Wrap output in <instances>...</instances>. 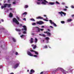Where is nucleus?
<instances>
[{
	"instance_id": "nucleus-1",
	"label": "nucleus",
	"mask_w": 74,
	"mask_h": 74,
	"mask_svg": "<svg viewBox=\"0 0 74 74\" xmlns=\"http://www.w3.org/2000/svg\"><path fill=\"white\" fill-rule=\"evenodd\" d=\"M38 1L37 2V4L38 5H40L42 4V5H47V3H48V2L46 0H37Z\"/></svg>"
},
{
	"instance_id": "nucleus-2",
	"label": "nucleus",
	"mask_w": 74,
	"mask_h": 74,
	"mask_svg": "<svg viewBox=\"0 0 74 74\" xmlns=\"http://www.w3.org/2000/svg\"><path fill=\"white\" fill-rule=\"evenodd\" d=\"M59 70H61L64 74H66V73H68L69 72L68 71H66V70H64L62 68H58L56 70H54L53 71H59Z\"/></svg>"
},
{
	"instance_id": "nucleus-3",
	"label": "nucleus",
	"mask_w": 74,
	"mask_h": 74,
	"mask_svg": "<svg viewBox=\"0 0 74 74\" xmlns=\"http://www.w3.org/2000/svg\"><path fill=\"white\" fill-rule=\"evenodd\" d=\"M11 5L10 4H8V3L4 4V6H1V9H3V8H5L7 6H8V8H10V7H11Z\"/></svg>"
},
{
	"instance_id": "nucleus-4",
	"label": "nucleus",
	"mask_w": 74,
	"mask_h": 74,
	"mask_svg": "<svg viewBox=\"0 0 74 74\" xmlns=\"http://www.w3.org/2000/svg\"><path fill=\"white\" fill-rule=\"evenodd\" d=\"M27 53L28 55L30 56H34V57H35L36 58H37V55H34L32 54V53L30 51H28L27 52Z\"/></svg>"
},
{
	"instance_id": "nucleus-5",
	"label": "nucleus",
	"mask_w": 74,
	"mask_h": 74,
	"mask_svg": "<svg viewBox=\"0 0 74 74\" xmlns=\"http://www.w3.org/2000/svg\"><path fill=\"white\" fill-rule=\"evenodd\" d=\"M13 22H15L17 25H19V22L18 21L17 19H16L15 18L13 19Z\"/></svg>"
},
{
	"instance_id": "nucleus-6",
	"label": "nucleus",
	"mask_w": 74,
	"mask_h": 74,
	"mask_svg": "<svg viewBox=\"0 0 74 74\" xmlns=\"http://www.w3.org/2000/svg\"><path fill=\"white\" fill-rule=\"evenodd\" d=\"M49 21H50V23H51V25H53V24L54 26H55L56 27V26H57V25H56V23H55L54 22H52V20H49Z\"/></svg>"
},
{
	"instance_id": "nucleus-7",
	"label": "nucleus",
	"mask_w": 74,
	"mask_h": 74,
	"mask_svg": "<svg viewBox=\"0 0 74 74\" xmlns=\"http://www.w3.org/2000/svg\"><path fill=\"white\" fill-rule=\"evenodd\" d=\"M36 32L38 33H39L40 32V29L39 27H36Z\"/></svg>"
},
{
	"instance_id": "nucleus-8",
	"label": "nucleus",
	"mask_w": 74,
	"mask_h": 74,
	"mask_svg": "<svg viewBox=\"0 0 74 74\" xmlns=\"http://www.w3.org/2000/svg\"><path fill=\"white\" fill-rule=\"evenodd\" d=\"M23 28H22V30L23 31L24 30L25 31H27V27H26V26H23Z\"/></svg>"
},
{
	"instance_id": "nucleus-9",
	"label": "nucleus",
	"mask_w": 74,
	"mask_h": 74,
	"mask_svg": "<svg viewBox=\"0 0 74 74\" xmlns=\"http://www.w3.org/2000/svg\"><path fill=\"white\" fill-rule=\"evenodd\" d=\"M18 66H19V65H13L12 66V68L14 69H16Z\"/></svg>"
},
{
	"instance_id": "nucleus-10",
	"label": "nucleus",
	"mask_w": 74,
	"mask_h": 74,
	"mask_svg": "<svg viewBox=\"0 0 74 74\" xmlns=\"http://www.w3.org/2000/svg\"><path fill=\"white\" fill-rule=\"evenodd\" d=\"M44 33H47V36H51V34L50 33V32H48V31L47 32H44Z\"/></svg>"
},
{
	"instance_id": "nucleus-11",
	"label": "nucleus",
	"mask_w": 74,
	"mask_h": 74,
	"mask_svg": "<svg viewBox=\"0 0 74 74\" xmlns=\"http://www.w3.org/2000/svg\"><path fill=\"white\" fill-rule=\"evenodd\" d=\"M35 71L33 69H32L30 71V72L29 73V74H33V73H34Z\"/></svg>"
},
{
	"instance_id": "nucleus-12",
	"label": "nucleus",
	"mask_w": 74,
	"mask_h": 74,
	"mask_svg": "<svg viewBox=\"0 0 74 74\" xmlns=\"http://www.w3.org/2000/svg\"><path fill=\"white\" fill-rule=\"evenodd\" d=\"M48 3V5H54L55 4L54 3L51 2H48V3Z\"/></svg>"
},
{
	"instance_id": "nucleus-13",
	"label": "nucleus",
	"mask_w": 74,
	"mask_h": 74,
	"mask_svg": "<svg viewBox=\"0 0 74 74\" xmlns=\"http://www.w3.org/2000/svg\"><path fill=\"white\" fill-rule=\"evenodd\" d=\"M37 24H39V25H42V24H43L44 23L42 21H39L37 22Z\"/></svg>"
},
{
	"instance_id": "nucleus-14",
	"label": "nucleus",
	"mask_w": 74,
	"mask_h": 74,
	"mask_svg": "<svg viewBox=\"0 0 74 74\" xmlns=\"http://www.w3.org/2000/svg\"><path fill=\"white\" fill-rule=\"evenodd\" d=\"M32 46L33 47V49H36V48L37 47V46L36 45H32Z\"/></svg>"
},
{
	"instance_id": "nucleus-15",
	"label": "nucleus",
	"mask_w": 74,
	"mask_h": 74,
	"mask_svg": "<svg viewBox=\"0 0 74 74\" xmlns=\"http://www.w3.org/2000/svg\"><path fill=\"white\" fill-rule=\"evenodd\" d=\"M39 35L40 36H42V37H45L46 36L44 34H39Z\"/></svg>"
},
{
	"instance_id": "nucleus-16",
	"label": "nucleus",
	"mask_w": 74,
	"mask_h": 74,
	"mask_svg": "<svg viewBox=\"0 0 74 74\" xmlns=\"http://www.w3.org/2000/svg\"><path fill=\"white\" fill-rule=\"evenodd\" d=\"M30 43H33V38H31L30 40Z\"/></svg>"
},
{
	"instance_id": "nucleus-17",
	"label": "nucleus",
	"mask_w": 74,
	"mask_h": 74,
	"mask_svg": "<svg viewBox=\"0 0 74 74\" xmlns=\"http://www.w3.org/2000/svg\"><path fill=\"white\" fill-rule=\"evenodd\" d=\"M43 17H41V16H38L36 18V19H43Z\"/></svg>"
},
{
	"instance_id": "nucleus-18",
	"label": "nucleus",
	"mask_w": 74,
	"mask_h": 74,
	"mask_svg": "<svg viewBox=\"0 0 74 74\" xmlns=\"http://www.w3.org/2000/svg\"><path fill=\"white\" fill-rule=\"evenodd\" d=\"M16 31V32H21V29H15Z\"/></svg>"
},
{
	"instance_id": "nucleus-19",
	"label": "nucleus",
	"mask_w": 74,
	"mask_h": 74,
	"mask_svg": "<svg viewBox=\"0 0 74 74\" xmlns=\"http://www.w3.org/2000/svg\"><path fill=\"white\" fill-rule=\"evenodd\" d=\"M12 39L13 41V42H16V39H15V38H12Z\"/></svg>"
},
{
	"instance_id": "nucleus-20",
	"label": "nucleus",
	"mask_w": 74,
	"mask_h": 74,
	"mask_svg": "<svg viewBox=\"0 0 74 74\" xmlns=\"http://www.w3.org/2000/svg\"><path fill=\"white\" fill-rule=\"evenodd\" d=\"M12 14L11 13V12H10V14L9 17H10V18H11L12 17Z\"/></svg>"
},
{
	"instance_id": "nucleus-21",
	"label": "nucleus",
	"mask_w": 74,
	"mask_h": 74,
	"mask_svg": "<svg viewBox=\"0 0 74 74\" xmlns=\"http://www.w3.org/2000/svg\"><path fill=\"white\" fill-rule=\"evenodd\" d=\"M49 38L48 37H46L45 38V39L47 40V41H48V40H49Z\"/></svg>"
},
{
	"instance_id": "nucleus-22",
	"label": "nucleus",
	"mask_w": 74,
	"mask_h": 74,
	"mask_svg": "<svg viewBox=\"0 0 74 74\" xmlns=\"http://www.w3.org/2000/svg\"><path fill=\"white\" fill-rule=\"evenodd\" d=\"M37 41H38V40L37 38H35V42L36 43V42H37Z\"/></svg>"
},
{
	"instance_id": "nucleus-23",
	"label": "nucleus",
	"mask_w": 74,
	"mask_h": 74,
	"mask_svg": "<svg viewBox=\"0 0 74 74\" xmlns=\"http://www.w3.org/2000/svg\"><path fill=\"white\" fill-rule=\"evenodd\" d=\"M35 53L36 55H38V52L37 51H35Z\"/></svg>"
},
{
	"instance_id": "nucleus-24",
	"label": "nucleus",
	"mask_w": 74,
	"mask_h": 74,
	"mask_svg": "<svg viewBox=\"0 0 74 74\" xmlns=\"http://www.w3.org/2000/svg\"><path fill=\"white\" fill-rule=\"evenodd\" d=\"M16 18L17 19V20H18V21H20V18H19L18 17V16H17L16 17Z\"/></svg>"
},
{
	"instance_id": "nucleus-25",
	"label": "nucleus",
	"mask_w": 74,
	"mask_h": 74,
	"mask_svg": "<svg viewBox=\"0 0 74 74\" xmlns=\"http://www.w3.org/2000/svg\"><path fill=\"white\" fill-rule=\"evenodd\" d=\"M30 20H31V21H35V20L33 18H31L30 19Z\"/></svg>"
},
{
	"instance_id": "nucleus-26",
	"label": "nucleus",
	"mask_w": 74,
	"mask_h": 74,
	"mask_svg": "<svg viewBox=\"0 0 74 74\" xmlns=\"http://www.w3.org/2000/svg\"><path fill=\"white\" fill-rule=\"evenodd\" d=\"M27 7H28V5H25L24 7V8H27Z\"/></svg>"
},
{
	"instance_id": "nucleus-27",
	"label": "nucleus",
	"mask_w": 74,
	"mask_h": 74,
	"mask_svg": "<svg viewBox=\"0 0 74 74\" xmlns=\"http://www.w3.org/2000/svg\"><path fill=\"white\" fill-rule=\"evenodd\" d=\"M26 14H27V12H25L23 13V15H26Z\"/></svg>"
},
{
	"instance_id": "nucleus-28",
	"label": "nucleus",
	"mask_w": 74,
	"mask_h": 74,
	"mask_svg": "<svg viewBox=\"0 0 74 74\" xmlns=\"http://www.w3.org/2000/svg\"><path fill=\"white\" fill-rule=\"evenodd\" d=\"M58 14H60V15H61L62 14H63V12H59Z\"/></svg>"
},
{
	"instance_id": "nucleus-29",
	"label": "nucleus",
	"mask_w": 74,
	"mask_h": 74,
	"mask_svg": "<svg viewBox=\"0 0 74 74\" xmlns=\"http://www.w3.org/2000/svg\"><path fill=\"white\" fill-rule=\"evenodd\" d=\"M32 30H36V27H33V28Z\"/></svg>"
},
{
	"instance_id": "nucleus-30",
	"label": "nucleus",
	"mask_w": 74,
	"mask_h": 74,
	"mask_svg": "<svg viewBox=\"0 0 74 74\" xmlns=\"http://www.w3.org/2000/svg\"><path fill=\"white\" fill-rule=\"evenodd\" d=\"M61 23H62V24L64 23H65L64 21H61Z\"/></svg>"
},
{
	"instance_id": "nucleus-31",
	"label": "nucleus",
	"mask_w": 74,
	"mask_h": 74,
	"mask_svg": "<svg viewBox=\"0 0 74 74\" xmlns=\"http://www.w3.org/2000/svg\"><path fill=\"white\" fill-rule=\"evenodd\" d=\"M56 3L57 4H60V3L57 1L56 2Z\"/></svg>"
},
{
	"instance_id": "nucleus-32",
	"label": "nucleus",
	"mask_w": 74,
	"mask_h": 74,
	"mask_svg": "<svg viewBox=\"0 0 74 74\" xmlns=\"http://www.w3.org/2000/svg\"><path fill=\"white\" fill-rule=\"evenodd\" d=\"M68 22H70V21H71V19H69L67 20Z\"/></svg>"
},
{
	"instance_id": "nucleus-33",
	"label": "nucleus",
	"mask_w": 74,
	"mask_h": 74,
	"mask_svg": "<svg viewBox=\"0 0 74 74\" xmlns=\"http://www.w3.org/2000/svg\"><path fill=\"white\" fill-rule=\"evenodd\" d=\"M23 34H26V32L24 31L23 32Z\"/></svg>"
},
{
	"instance_id": "nucleus-34",
	"label": "nucleus",
	"mask_w": 74,
	"mask_h": 74,
	"mask_svg": "<svg viewBox=\"0 0 74 74\" xmlns=\"http://www.w3.org/2000/svg\"><path fill=\"white\" fill-rule=\"evenodd\" d=\"M22 26V25L21 24H19V27H21V26Z\"/></svg>"
},
{
	"instance_id": "nucleus-35",
	"label": "nucleus",
	"mask_w": 74,
	"mask_h": 74,
	"mask_svg": "<svg viewBox=\"0 0 74 74\" xmlns=\"http://www.w3.org/2000/svg\"><path fill=\"white\" fill-rule=\"evenodd\" d=\"M30 51H31V52H35V51H34L33 50H30Z\"/></svg>"
},
{
	"instance_id": "nucleus-36",
	"label": "nucleus",
	"mask_w": 74,
	"mask_h": 74,
	"mask_svg": "<svg viewBox=\"0 0 74 74\" xmlns=\"http://www.w3.org/2000/svg\"><path fill=\"white\" fill-rule=\"evenodd\" d=\"M23 20H24V21H26V18H23Z\"/></svg>"
},
{
	"instance_id": "nucleus-37",
	"label": "nucleus",
	"mask_w": 74,
	"mask_h": 74,
	"mask_svg": "<svg viewBox=\"0 0 74 74\" xmlns=\"http://www.w3.org/2000/svg\"><path fill=\"white\" fill-rule=\"evenodd\" d=\"M32 25H36V24L35 23H33L32 24Z\"/></svg>"
},
{
	"instance_id": "nucleus-38",
	"label": "nucleus",
	"mask_w": 74,
	"mask_h": 74,
	"mask_svg": "<svg viewBox=\"0 0 74 74\" xmlns=\"http://www.w3.org/2000/svg\"><path fill=\"white\" fill-rule=\"evenodd\" d=\"M43 20H44V21H48V20H46L44 19H43Z\"/></svg>"
},
{
	"instance_id": "nucleus-39",
	"label": "nucleus",
	"mask_w": 74,
	"mask_h": 74,
	"mask_svg": "<svg viewBox=\"0 0 74 74\" xmlns=\"http://www.w3.org/2000/svg\"><path fill=\"white\" fill-rule=\"evenodd\" d=\"M43 30H44V29H40V30H41V31H43Z\"/></svg>"
},
{
	"instance_id": "nucleus-40",
	"label": "nucleus",
	"mask_w": 74,
	"mask_h": 74,
	"mask_svg": "<svg viewBox=\"0 0 74 74\" xmlns=\"http://www.w3.org/2000/svg\"><path fill=\"white\" fill-rule=\"evenodd\" d=\"M44 48H47V46L46 45L45 46H44Z\"/></svg>"
},
{
	"instance_id": "nucleus-41",
	"label": "nucleus",
	"mask_w": 74,
	"mask_h": 74,
	"mask_svg": "<svg viewBox=\"0 0 74 74\" xmlns=\"http://www.w3.org/2000/svg\"><path fill=\"white\" fill-rule=\"evenodd\" d=\"M71 8H74V6H73V5H72L71 6Z\"/></svg>"
},
{
	"instance_id": "nucleus-42",
	"label": "nucleus",
	"mask_w": 74,
	"mask_h": 74,
	"mask_svg": "<svg viewBox=\"0 0 74 74\" xmlns=\"http://www.w3.org/2000/svg\"><path fill=\"white\" fill-rule=\"evenodd\" d=\"M20 64V62H18V63L16 65H19Z\"/></svg>"
},
{
	"instance_id": "nucleus-43",
	"label": "nucleus",
	"mask_w": 74,
	"mask_h": 74,
	"mask_svg": "<svg viewBox=\"0 0 74 74\" xmlns=\"http://www.w3.org/2000/svg\"><path fill=\"white\" fill-rule=\"evenodd\" d=\"M23 36H25L24 35H22L21 36H20V37H23Z\"/></svg>"
},
{
	"instance_id": "nucleus-44",
	"label": "nucleus",
	"mask_w": 74,
	"mask_h": 74,
	"mask_svg": "<svg viewBox=\"0 0 74 74\" xmlns=\"http://www.w3.org/2000/svg\"><path fill=\"white\" fill-rule=\"evenodd\" d=\"M50 27H51V28H52V29H53V27L51 26H50Z\"/></svg>"
},
{
	"instance_id": "nucleus-45",
	"label": "nucleus",
	"mask_w": 74,
	"mask_h": 74,
	"mask_svg": "<svg viewBox=\"0 0 74 74\" xmlns=\"http://www.w3.org/2000/svg\"><path fill=\"white\" fill-rule=\"evenodd\" d=\"M47 30L49 31V32H50V31H51V30L49 29H47Z\"/></svg>"
},
{
	"instance_id": "nucleus-46",
	"label": "nucleus",
	"mask_w": 74,
	"mask_h": 74,
	"mask_svg": "<svg viewBox=\"0 0 74 74\" xmlns=\"http://www.w3.org/2000/svg\"><path fill=\"white\" fill-rule=\"evenodd\" d=\"M3 67V66L1 65L0 66V69H1V68H2Z\"/></svg>"
},
{
	"instance_id": "nucleus-47",
	"label": "nucleus",
	"mask_w": 74,
	"mask_h": 74,
	"mask_svg": "<svg viewBox=\"0 0 74 74\" xmlns=\"http://www.w3.org/2000/svg\"><path fill=\"white\" fill-rule=\"evenodd\" d=\"M62 14H64V16H66V13H63Z\"/></svg>"
},
{
	"instance_id": "nucleus-48",
	"label": "nucleus",
	"mask_w": 74,
	"mask_h": 74,
	"mask_svg": "<svg viewBox=\"0 0 74 74\" xmlns=\"http://www.w3.org/2000/svg\"><path fill=\"white\" fill-rule=\"evenodd\" d=\"M63 10L64 11H67V9H66L65 8V9H63Z\"/></svg>"
},
{
	"instance_id": "nucleus-49",
	"label": "nucleus",
	"mask_w": 74,
	"mask_h": 74,
	"mask_svg": "<svg viewBox=\"0 0 74 74\" xmlns=\"http://www.w3.org/2000/svg\"><path fill=\"white\" fill-rule=\"evenodd\" d=\"M44 72H42L40 73V74H43V73H44Z\"/></svg>"
},
{
	"instance_id": "nucleus-50",
	"label": "nucleus",
	"mask_w": 74,
	"mask_h": 74,
	"mask_svg": "<svg viewBox=\"0 0 74 74\" xmlns=\"http://www.w3.org/2000/svg\"><path fill=\"white\" fill-rule=\"evenodd\" d=\"M6 11H7V12H8V11H9V10H8V9H6Z\"/></svg>"
},
{
	"instance_id": "nucleus-51",
	"label": "nucleus",
	"mask_w": 74,
	"mask_h": 74,
	"mask_svg": "<svg viewBox=\"0 0 74 74\" xmlns=\"http://www.w3.org/2000/svg\"><path fill=\"white\" fill-rule=\"evenodd\" d=\"M18 52H16V53H15V55H18Z\"/></svg>"
},
{
	"instance_id": "nucleus-52",
	"label": "nucleus",
	"mask_w": 74,
	"mask_h": 74,
	"mask_svg": "<svg viewBox=\"0 0 74 74\" xmlns=\"http://www.w3.org/2000/svg\"><path fill=\"white\" fill-rule=\"evenodd\" d=\"M41 27H42V28H44V26H41Z\"/></svg>"
},
{
	"instance_id": "nucleus-53",
	"label": "nucleus",
	"mask_w": 74,
	"mask_h": 74,
	"mask_svg": "<svg viewBox=\"0 0 74 74\" xmlns=\"http://www.w3.org/2000/svg\"><path fill=\"white\" fill-rule=\"evenodd\" d=\"M13 4H16V3L15 2H14L13 3Z\"/></svg>"
},
{
	"instance_id": "nucleus-54",
	"label": "nucleus",
	"mask_w": 74,
	"mask_h": 74,
	"mask_svg": "<svg viewBox=\"0 0 74 74\" xmlns=\"http://www.w3.org/2000/svg\"><path fill=\"white\" fill-rule=\"evenodd\" d=\"M48 42H49V41L47 40V41H46V43H48Z\"/></svg>"
},
{
	"instance_id": "nucleus-55",
	"label": "nucleus",
	"mask_w": 74,
	"mask_h": 74,
	"mask_svg": "<svg viewBox=\"0 0 74 74\" xmlns=\"http://www.w3.org/2000/svg\"><path fill=\"white\" fill-rule=\"evenodd\" d=\"M64 4H65V3H62V4H63V5H64Z\"/></svg>"
},
{
	"instance_id": "nucleus-56",
	"label": "nucleus",
	"mask_w": 74,
	"mask_h": 74,
	"mask_svg": "<svg viewBox=\"0 0 74 74\" xmlns=\"http://www.w3.org/2000/svg\"><path fill=\"white\" fill-rule=\"evenodd\" d=\"M74 15L73 14L71 16H72V17H74Z\"/></svg>"
},
{
	"instance_id": "nucleus-57",
	"label": "nucleus",
	"mask_w": 74,
	"mask_h": 74,
	"mask_svg": "<svg viewBox=\"0 0 74 74\" xmlns=\"http://www.w3.org/2000/svg\"><path fill=\"white\" fill-rule=\"evenodd\" d=\"M65 8H68V7H67L66 6H65Z\"/></svg>"
},
{
	"instance_id": "nucleus-58",
	"label": "nucleus",
	"mask_w": 74,
	"mask_h": 74,
	"mask_svg": "<svg viewBox=\"0 0 74 74\" xmlns=\"http://www.w3.org/2000/svg\"><path fill=\"white\" fill-rule=\"evenodd\" d=\"M1 20L2 22H4V20H3L2 19Z\"/></svg>"
},
{
	"instance_id": "nucleus-59",
	"label": "nucleus",
	"mask_w": 74,
	"mask_h": 74,
	"mask_svg": "<svg viewBox=\"0 0 74 74\" xmlns=\"http://www.w3.org/2000/svg\"><path fill=\"white\" fill-rule=\"evenodd\" d=\"M10 10H12V8H10Z\"/></svg>"
},
{
	"instance_id": "nucleus-60",
	"label": "nucleus",
	"mask_w": 74,
	"mask_h": 74,
	"mask_svg": "<svg viewBox=\"0 0 74 74\" xmlns=\"http://www.w3.org/2000/svg\"><path fill=\"white\" fill-rule=\"evenodd\" d=\"M14 73H10V74H14Z\"/></svg>"
},
{
	"instance_id": "nucleus-61",
	"label": "nucleus",
	"mask_w": 74,
	"mask_h": 74,
	"mask_svg": "<svg viewBox=\"0 0 74 74\" xmlns=\"http://www.w3.org/2000/svg\"><path fill=\"white\" fill-rule=\"evenodd\" d=\"M21 34V33H19V35H20V34Z\"/></svg>"
},
{
	"instance_id": "nucleus-62",
	"label": "nucleus",
	"mask_w": 74,
	"mask_h": 74,
	"mask_svg": "<svg viewBox=\"0 0 74 74\" xmlns=\"http://www.w3.org/2000/svg\"><path fill=\"white\" fill-rule=\"evenodd\" d=\"M70 71H72L73 70H70Z\"/></svg>"
},
{
	"instance_id": "nucleus-63",
	"label": "nucleus",
	"mask_w": 74,
	"mask_h": 74,
	"mask_svg": "<svg viewBox=\"0 0 74 74\" xmlns=\"http://www.w3.org/2000/svg\"><path fill=\"white\" fill-rule=\"evenodd\" d=\"M61 16H63V14H61Z\"/></svg>"
},
{
	"instance_id": "nucleus-64",
	"label": "nucleus",
	"mask_w": 74,
	"mask_h": 74,
	"mask_svg": "<svg viewBox=\"0 0 74 74\" xmlns=\"http://www.w3.org/2000/svg\"><path fill=\"white\" fill-rule=\"evenodd\" d=\"M29 70H27V72H29Z\"/></svg>"
}]
</instances>
